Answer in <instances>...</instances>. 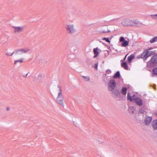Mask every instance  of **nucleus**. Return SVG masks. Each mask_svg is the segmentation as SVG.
I'll return each mask as SVG.
<instances>
[{"label": "nucleus", "mask_w": 157, "mask_h": 157, "mask_svg": "<svg viewBox=\"0 0 157 157\" xmlns=\"http://www.w3.org/2000/svg\"><path fill=\"white\" fill-rule=\"evenodd\" d=\"M93 52L94 54V56L93 57L94 58L97 57L99 54V49L98 48H94L93 49Z\"/></svg>", "instance_id": "nucleus-11"}, {"label": "nucleus", "mask_w": 157, "mask_h": 157, "mask_svg": "<svg viewBox=\"0 0 157 157\" xmlns=\"http://www.w3.org/2000/svg\"><path fill=\"white\" fill-rule=\"evenodd\" d=\"M151 16L152 17V18L153 19H157V14H155L154 15H151Z\"/></svg>", "instance_id": "nucleus-28"}, {"label": "nucleus", "mask_w": 157, "mask_h": 157, "mask_svg": "<svg viewBox=\"0 0 157 157\" xmlns=\"http://www.w3.org/2000/svg\"><path fill=\"white\" fill-rule=\"evenodd\" d=\"M112 91V96L114 98H117L120 96L121 94L118 90L116 89H114V90Z\"/></svg>", "instance_id": "nucleus-7"}, {"label": "nucleus", "mask_w": 157, "mask_h": 157, "mask_svg": "<svg viewBox=\"0 0 157 157\" xmlns=\"http://www.w3.org/2000/svg\"><path fill=\"white\" fill-rule=\"evenodd\" d=\"M58 88L59 89V92L58 93V95L57 98H63V97L62 93V89L61 86H58Z\"/></svg>", "instance_id": "nucleus-12"}, {"label": "nucleus", "mask_w": 157, "mask_h": 157, "mask_svg": "<svg viewBox=\"0 0 157 157\" xmlns=\"http://www.w3.org/2000/svg\"><path fill=\"white\" fill-rule=\"evenodd\" d=\"M152 73L155 75H157V67H155L153 69Z\"/></svg>", "instance_id": "nucleus-23"}, {"label": "nucleus", "mask_w": 157, "mask_h": 157, "mask_svg": "<svg viewBox=\"0 0 157 157\" xmlns=\"http://www.w3.org/2000/svg\"><path fill=\"white\" fill-rule=\"evenodd\" d=\"M152 126L154 130H157V119L154 120L152 122Z\"/></svg>", "instance_id": "nucleus-14"}, {"label": "nucleus", "mask_w": 157, "mask_h": 157, "mask_svg": "<svg viewBox=\"0 0 157 157\" xmlns=\"http://www.w3.org/2000/svg\"><path fill=\"white\" fill-rule=\"evenodd\" d=\"M29 51H30V49L29 48H28L27 49H24V53H26L28 52Z\"/></svg>", "instance_id": "nucleus-30"}, {"label": "nucleus", "mask_w": 157, "mask_h": 157, "mask_svg": "<svg viewBox=\"0 0 157 157\" xmlns=\"http://www.w3.org/2000/svg\"><path fill=\"white\" fill-rule=\"evenodd\" d=\"M128 26H135L140 27L143 24L137 20H132L128 19Z\"/></svg>", "instance_id": "nucleus-4"}, {"label": "nucleus", "mask_w": 157, "mask_h": 157, "mask_svg": "<svg viewBox=\"0 0 157 157\" xmlns=\"http://www.w3.org/2000/svg\"><path fill=\"white\" fill-rule=\"evenodd\" d=\"M6 110L7 111L9 110H10V109L9 107H7L6 108Z\"/></svg>", "instance_id": "nucleus-39"}, {"label": "nucleus", "mask_w": 157, "mask_h": 157, "mask_svg": "<svg viewBox=\"0 0 157 157\" xmlns=\"http://www.w3.org/2000/svg\"><path fill=\"white\" fill-rule=\"evenodd\" d=\"M125 40L123 36H121L119 38V41L120 42H123Z\"/></svg>", "instance_id": "nucleus-26"}, {"label": "nucleus", "mask_w": 157, "mask_h": 157, "mask_svg": "<svg viewBox=\"0 0 157 157\" xmlns=\"http://www.w3.org/2000/svg\"><path fill=\"white\" fill-rule=\"evenodd\" d=\"M43 75L41 74H39L38 76V78H41L43 77Z\"/></svg>", "instance_id": "nucleus-34"}, {"label": "nucleus", "mask_w": 157, "mask_h": 157, "mask_svg": "<svg viewBox=\"0 0 157 157\" xmlns=\"http://www.w3.org/2000/svg\"><path fill=\"white\" fill-rule=\"evenodd\" d=\"M152 118L151 117H147L144 120L145 124L146 125H149L152 121Z\"/></svg>", "instance_id": "nucleus-10"}, {"label": "nucleus", "mask_w": 157, "mask_h": 157, "mask_svg": "<svg viewBox=\"0 0 157 157\" xmlns=\"http://www.w3.org/2000/svg\"><path fill=\"white\" fill-rule=\"evenodd\" d=\"M127 99L130 101L134 102L138 106H141L142 105L143 102L141 99L139 97H136L132 98L129 93H128L127 96Z\"/></svg>", "instance_id": "nucleus-3"}, {"label": "nucleus", "mask_w": 157, "mask_h": 157, "mask_svg": "<svg viewBox=\"0 0 157 157\" xmlns=\"http://www.w3.org/2000/svg\"><path fill=\"white\" fill-rule=\"evenodd\" d=\"M63 98H59V99H63Z\"/></svg>", "instance_id": "nucleus-43"}, {"label": "nucleus", "mask_w": 157, "mask_h": 157, "mask_svg": "<svg viewBox=\"0 0 157 157\" xmlns=\"http://www.w3.org/2000/svg\"><path fill=\"white\" fill-rule=\"evenodd\" d=\"M155 114L156 115H157V112L155 113Z\"/></svg>", "instance_id": "nucleus-42"}, {"label": "nucleus", "mask_w": 157, "mask_h": 157, "mask_svg": "<svg viewBox=\"0 0 157 157\" xmlns=\"http://www.w3.org/2000/svg\"><path fill=\"white\" fill-rule=\"evenodd\" d=\"M127 88L125 87H123L121 88V93L124 95H125L127 92Z\"/></svg>", "instance_id": "nucleus-16"}, {"label": "nucleus", "mask_w": 157, "mask_h": 157, "mask_svg": "<svg viewBox=\"0 0 157 157\" xmlns=\"http://www.w3.org/2000/svg\"><path fill=\"white\" fill-rule=\"evenodd\" d=\"M110 32V31L108 29L107 30H104L100 32V33H108Z\"/></svg>", "instance_id": "nucleus-29"}, {"label": "nucleus", "mask_w": 157, "mask_h": 157, "mask_svg": "<svg viewBox=\"0 0 157 157\" xmlns=\"http://www.w3.org/2000/svg\"><path fill=\"white\" fill-rule=\"evenodd\" d=\"M148 107L145 105H143L142 107L140 108L139 109V113L142 114H144V113H147V111L148 110Z\"/></svg>", "instance_id": "nucleus-9"}, {"label": "nucleus", "mask_w": 157, "mask_h": 157, "mask_svg": "<svg viewBox=\"0 0 157 157\" xmlns=\"http://www.w3.org/2000/svg\"><path fill=\"white\" fill-rule=\"evenodd\" d=\"M94 64V69L97 70L98 69V63L97 62L96 63H95Z\"/></svg>", "instance_id": "nucleus-31"}, {"label": "nucleus", "mask_w": 157, "mask_h": 157, "mask_svg": "<svg viewBox=\"0 0 157 157\" xmlns=\"http://www.w3.org/2000/svg\"><path fill=\"white\" fill-rule=\"evenodd\" d=\"M102 40H105V41L110 43V41L109 40V39L108 38L104 37L102 39Z\"/></svg>", "instance_id": "nucleus-27"}, {"label": "nucleus", "mask_w": 157, "mask_h": 157, "mask_svg": "<svg viewBox=\"0 0 157 157\" xmlns=\"http://www.w3.org/2000/svg\"><path fill=\"white\" fill-rule=\"evenodd\" d=\"M66 29L67 30V33L71 34H74L76 31V30L73 25H66Z\"/></svg>", "instance_id": "nucleus-5"}, {"label": "nucleus", "mask_w": 157, "mask_h": 157, "mask_svg": "<svg viewBox=\"0 0 157 157\" xmlns=\"http://www.w3.org/2000/svg\"><path fill=\"white\" fill-rule=\"evenodd\" d=\"M121 24L124 26H128V19H125L122 21Z\"/></svg>", "instance_id": "nucleus-21"}, {"label": "nucleus", "mask_w": 157, "mask_h": 157, "mask_svg": "<svg viewBox=\"0 0 157 157\" xmlns=\"http://www.w3.org/2000/svg\"><path fill=\"white\" fill-rule=\"evenodd\" d=\"M121 66L124 69L126 70H130V69H128V65L126 61L121 63Z\"/></svg>", "instance_id": "nucleus-13"}, {"label": "nucleus", "mask_w": 157, "mask_h": 157, "mask_svg": "<svg viewBox=\"0 0 157 157\" xmlns=\"http://www.w3.org/2000/svg\"><path fill=\"white\" fill-rule=\"evenodd\" d=\"M105 27L106 28V29H108L107 26H105Z\"/></svg>", "instance_id": "nucleus-41"}, {"label": "nucleus", "mask_w": 157, "mask_h": 157, "mask_svg": "<svg viewBox=\"0 0 157 157\" xmlns=\"http://www.w3.org/2000/svg\"><path fill=\"white\" fill-rule=\"evenodd\" d=\"M155 52V51H149L148 50H144L143 52L137 58L138 59H143L144 60H145L149 56L156 54Z\"/></svg>", "instance_id": "nucleus-1"}, {"label": "nucleus", "mask_w": 157, "mask_h": 157, "mask_svg": "<svg viewBox=\"0 0 157 157\" xmlns=\"http://www.w3.org/2000/svg\"><path fill=\"white\" fill-rule=\"evenodd\" d=\"M59 98H56V101L57 102V103L62 105L63 106L64 104L63 103V99H59Z\"/></svg>", "instance_id": "nucleus-19"}, {"label": "nucleus", "mask_w": 157, "mask_h": 157, "mask_svg": "<svg viewBox=\"0 0 157 157\" xmlns=\"http://www.w3.org/2000/svg\"><path fill=\"white\" fill-rule=\"evenodd\" d=\"M106 73L108 74H109L111 73V71L110 70H106Z\"/></svg>", "instance_id": "nucleus-32"}, {"label": "nucleus", "mask_w": 157, "mask_h": 157, "mask_svg": "<svg viewBox=\"0 0 157 157\" xmlns=\"http://www.w3.org/2000/svg\"><path fill=\"white\" fill-rule=\"evenodd\" d=\"M20 49V50H21V52L22 54L23 53L24 51V49Z\"/></svg>", "instance_id": "nucleus-36"}, {"label": "nucleus", "mask_w": 157, "mask_h": 157, "mask_svg": "<svg viewBox=\"0 0 157 157\" xmlns=\"http://www.w3.org/2000/svg\"><path fill=\"white\" fill-rule=\"evenodd\" d=\"M120 77L121 75L120 71H117L115 73L114 75L113 76V78L114 79L119 78H120Z\"/></svg>", "instance_id": "nucleus-17"}, {"label": "nucleus", "mask_w": 157, "mask_h": 157, "mask_svg": "<svg viewBox=\"0 0 157 157\" xmlns=\"http://www.w3.org/2000/svg\"><path fill=\"white\" fill-rule=\"evenodd\" d=\"M128 44L129 41L125 40L121 43V46L123 47H126L128 45Z\"/></svg>", "instance_id": "nucleus-20"}, {"label": "nucleus", "mask_w": 157, "mask_h": 157, "mask_svg": "<svg viewBox=\"0 0 157 157\" xmlns=\"http://www.w3.org/2000/svg\"><path fill=\"white\" fill-rule=\"evenodd\" d=\"M128 54L126 55L123 58V59L121 60V62H124V61L125 60Z\"/></svg>", "instance_id": "nucleus-33"}, {"label": "nucleus", "mask_w": 157, "mask_h": 157, "mask_svg": "<svg viewBox=\"0 0 157 157\" xmlns=\"http://www.w3.org/2000/svg\"><path fill=\"white\" fill-rule=\"evenodd\" d=\"M12 27L14 29V33H19L23 31V30L25 28V26L21 27H16L13 26Z\"/></svg>", "instance_id": "nucleus-8"}, {"label": "nucleus", "mask_w": 157, "mask_h": 157, "mask_svg": "<svg viewBox=\"0 0 157 157\" xmlns=\"http://www.w3.org/2000/svg\"><path fill=\"white\" fill-rule=\"evenodd\" d=\"M135 96V94H134L132 96H131V97H132V98H135L134 97Z\"/></svg>", "instance_id": "nucleus-38"}, {"label": "nucleus", "mask_w": 157, "mask_h": 157, "mask_svg": "<svg viewBox=\"0 0 157 157\" xmlns=\"http://www.w3.org/2000/svg\"><path fill=\"white\" fill-rule=\"evenodd\" d=\"M157 66V54L153 56L147 63V67L152 68Z\"/></svg>", "instance_id": "nucleus-2"}, {"label": "nucleus", "mask_w": 157, "mask_h": 157, "mask_svg": "<svg viewBox=\"0 0 157 157\" xmlns=\"http://www.w3.org/2000/svg\"><path fill=\"white\" fill-rule=\"evenodd\" d=\"M157 41V36L154 37L150 40V42L151 43H152Z\"/></svg>", "instance_id": "nucleus-22"}, {"label": "nucleus", "mask_w": 157, "mask_h": 157, "mask_svg": "<svg viewBox=\"0 0 157 157\" xmlns=\"http://www.w3.org/2000/svg\"><path fill=\"white\" fill-rule=\"evenodd\" d=\"M152 49V48H148L147 50L148 51V50H151Z\"/></svg>", "instance_id": "nucleus-40"}, {"label": "nucleus", "mask_w": 157, "mask_h": 157, "mask_svg": "<svg viewBox=\"0 0 157 157\" xmlns=\"http://www.w3.org/2000/svg\"><path fill=\"white\" fill-rule=\"evenodd\" d=\"M29 73V72H28V73H27L25 75H23V76L27 78V76L28 75V74Z\"/></svg>", "instance_id": "nucleus-35"}, {"label": "nucleus", "mask_w": 157, "mask_h": 157, "mask_svg": "<svg viewBox=\"0 0 157 157\" xmlns=\"http://www.w3.org/2000/svg\"><path fill=\"white\" fill-rule=\"evenodd\" d=\"M6 55H7V56H10L11 55H10L8 52H7V53H6Z\"/></svg>", "instance_id": "nucleus-37"}, {"label": "nucleus", "mask_w": 157, "mask_h": 157, "mask_svg": "<svg viewBox=\"0 0 157 157\" xmlns=\"http://www.w3.org/2000/svg\"><path fill=\"white\" fill-rule=\"evenodd\" d=\"M23 62V59H21L20 60H17L15 61L14 64H16L18 63H22Z\"/></svg>", "instance_id": "nucleus-24"}, {"label": "nucleus", "mask_w": 157, "mask_h": 157, "mask_svg": "<svg viewBox=\"0 0 157 157\" xmlns=\"http://www.w3.org/2000/svg\"><path fill=\"white\" fill-rule=\"evenodd\" d=\"M82 77L84 78L86 81H88L90 79V78L89 76H82Z\"/></svg>", "instance_id": "nucleus-25"}, {"label": "nucleus", "mask_w": 157, "mask_h": 157, "mask_svg": "<svg viewBox=\"0 0 157 157\" xmlns=\"http://www.w3.org/2000/svg\"><path fill=\"white\" fill-rule=\"evenodd\" d=\"M116 86V83L114 79H110L109 82L108 89L110 91L114 90Z\"/></svg>", "instance_id": "nucleus-6"}, {"label": "nucleus", "mask_w": 157, "mask_h": 157, "mask_svg": "<svg viewBox=\"0 0 157 157\" xmlns=\"http://www.w3.org/2000/svg\"><path fill=\"white\" fill-rule=\"evenodd\" d=\"M135 56L133 54H131L127 58V61L128 63H130L134 59Z\"/></svg>", "instance_id": "nucleus-15"}, {"label": "nucleus", "mask_w": 157, "mask_h": 157, "mask_svg": "<svg viewBox=\"0 0 157 157\" xmlns=\"http://www.w3.org/2000/svg\"><path fill=\"white\" fill-rule=\"evenodd\" d=\"M14 53H15L17 55H21L22 54L20 49L14 50L11 54L10 56H12Z\"/></svg>", "instance_id": "nucleus-18"}]
</instances>
